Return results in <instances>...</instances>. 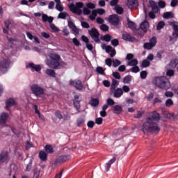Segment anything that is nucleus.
Returning <instances> with one entry per match:
<instances>
[{"label": "nucleus", "instance_id": "774afa93", "mask_svg": "<svg viewBox=\"0 0 178 178\" xmlns=\"http://www.w3.org/2000/svg\"><path fill=\"white\" fill-rule=\"evenodd\" d=\"M95 10H96V13H97V15H104V13H105V10H104V8H98Z\"/></svg>", "mask_w": 178, "mask_h": 178}, {"label": "nucleus", "instance_id": "49530a36", "mask_svg": "<svg viewBox=\"0 0 178 178\" xmlns=\"http://www.w3.org/2000/svg\"><path fill=\"white\" fill-rule=\"evenodd\" d=\"M97 10H93L92 11L91 15L89 16V19H90V20H92V21L95 20V18L97 17Z\"/></svg>", "mask_w": 178, "mask_h": 178}, {"label": "nucleus", "instance_id": "58836bf2", "mask_svg": "<svg viewBox=\"0 0 178 178\" xmlns=\"http://www.w3.org/2000/svg\"><path fill=\"white\" fill-rule=\"evenodd\" d=\"M156 37L153 36L149 39V43L152 44V47L154 48V47H155L156 45Z\"/></svg>", "mask_w": 178, "mask_h": 178}, {"label": "nucleus", "instance_id": "603ef678", "mask_svg": "<svg viewBox=\"0 0 178 178\" xmlns=\"http://www.w3.org/2000/svg\"><path fill=\"white\" fill-rule=\"evenodd\" d=\"M84 120L82 118H78L77 119V127H81V126H83V124H84Z\"/></svg>", "mask_w": 178, "mask_h": 178}, {"label": "nucleus", "instance_id": "37998d69", "mask_svg": "<svg viewBox=\"0 0 178 178\" xmlns=\"http://www.w3.org/2000/svg\"><path fill=\"white\" fill-rule=\"evenodd\" d=\"M96 72L99 74H102V76H105V70H104V67H97L96 68Z\"/></svg>", "mask_w": 178, "mask_h": 178}, {"label": "nucleus", "instance_id": "79ce46f5", "mask_svg": "<svg viewBox=\"0 0 178 178\" xmlns=\"http://www.w3.org/2000/svg\"><path fill=\"white\" fill-rule=\"evenodd\" d=\"M115 10L118 15H122L123 14V8L120 7V6H115Z\"/></svg>", "mask_w": 178, "mask_h": 178}, {"label": "nucleus", "instance_id": "de8ad7c7", "mask_svg": "<svg viewBox=\"0 0 178 178\" xmlns=\"http://www.w3.org/2000/svg\"><path fill=\"white\" fill-rule=\"evenodd\" d=\"M128 27L129 29H131V30H136V24L128 20Z\"/></svg>", "mask_w": 178, "mask_h": 178}, {"label": "nucleus", "instance_id": "4d7b16f0", "mask_svg": "<svg viewBox=\"0 0 178 178\" xmlns=\"http://www.w3.org/2000/svg\"><path fill=\"white\" fill-rule=\"evenodd\" d=\"M113 76L114 77V79H116L117 80H120L121 79L120 74L118 72H113Z\"/></svg>", "mask_w": 178, "mask_h": 178}, {"label": "nucleus", "instance_id": "473e14b6", "mask_svg": "<svg viewBox=\"0 0 178 178\" xmlns=\"http://www.w3.org/2000/svg\"><path fill=\"white\" fill-rule=\"evenodd\" d=\"M124 84H130L131 83V76L127 75L123 78Z\"/></svg>", "mask_w": 178, "mask_h": 178}, {"label": "nucleus", "instance_id": "39448f33", "mask_svg": "<svg viewBox=\"0 0 178 178\" xmlns=\"http://www.w3.org/2000/svg\"><path fill=\"white\" fill-rule=\"evenodd\" d=\"M31 91L36 98H41V95H44L45 90L38 84H33L30 87Z\"/></svg>", "mask_w": 178, "mask_h": 178}, {"label": "nucleus", "instance_id": "338daca9", "mask_svg": "<svg viewBox=\"0 0 178 178\" xmlns=\"http://www.w3.org/2000/svg\"><path fill=\"white\" fill-rule=\"evenodd\" d=\"M50 28L53 31H54V33H58L59 31V29H58V27H56V26H55L54 24L50 25Z\"/></svg>", "mask_w": 178, "mask_h": 178}, {"label": "nucleus", "instance_id": "052dcab7", "mask_svg": "<svg viewBox=\"0 0 178 178\" xmlns=\"http://www.w3.org/2000/svg\"><path fill=\"white\" fill-rule=\"evenodd\" d=\"M83 15L88 16V15L91 13V10H90V9H88V7H84L83 10Z\"/></svg>", "mask_w": 178, "mask_h": 178}, {"label": "nucleus", "instance_id": "7c9ffc66", "mask_svg": "<svg viewBox=\"0 0 178 178\" xmlns=\"http://www.w3.org/2000/svg\"><path fill=\"white\" fill-rule=\"evenodd\" d=\"M163 19H173V13L165 12L163 15Z\"/></svg>", "mask_w": 178, "mask_h": 178}, {"label": "nucleus", "instance_id": "c03bdc74", "mask_svg": "<svg viewBox=\"0 0 178 178\" xmlns=\"http://www.w3.org/2000/svg\"><path fill=\"white\" fill-rule=\"evenodd\" d=\"M143 48L145 49H147V51H151V49H152V48H154V47H153V46H152V44L151 43L145 42L143 44Z\"/></svg>", "mask_w": 178, "mask_h": 178}, {"label": "nucleus", "instance_id": "4c0bfd02", "mask_svg": "<svg viewBox=\"0 0 178 178\" xmlns=\"http://www.w3.org/2000/svg\"><path fill=\"white\" fill-rule=\"evenodd\" d=\"M122 65V62L117 58L113 59V67H118Z\"/></svg>", "mask_w": 178, "mask_h": 178}, {"label": "nucleus", "instance_id": "c85d7f7f", "mask_svg": "<svg viewBox=\"0 0 178 178\" xmlns=\"http://www.w3.org/2000/svg\"><path fill=\"white\" fill-rule=\"evenodd\" d=\"M44 149L47 154H54V147L50 145H46Z\"/></svg>", "mask_w": 178, "mask_h": 178}, {"label": "nucleus", "instance_id": "69168bd1", "mask_svg": "<svg viewBox=\"0 0 178 178\" xmlns=\"http://www.w3.org/2000/svg\"><path fill=\"white\" fill-rule=\"evenodd\" d=\"M107 104L110 106H113L115 105V101L111 98H108L107 99Z\"/></svg>", "mask_w": 178, "mask_h": 178}, {"label": "nucleus", "instance_id": "b1692460", "mask_svg": "<svg viewBox=\"0 0 178 178\" xmlns=\"http://www.w3.org/2000/svg\"><path fill=\"white\" fill-rule=\"evenodd\" d=\"M116 162V157H113L111 160L108 161V162L106 164V171L108 172V170L111 169V166H112L113 163H115Z\"/></svg>", "mask_w": 178, "mask_h": 178}, {"label": "nucleus", "instance_id": "9d476101", "mask_svg": "<svg viewBox=\"0 0 178 178\" xmlns=\"http://www.w3.org/2000/svg\"><path fill=\"white\" fill-rule=\"evenodd\" d=\"M46 64L49 67H51V69H58L59 66H60L59 60H47Z\"/></svg>", "mask_w": 178, "mask_h": 178}, {"label": "nucleus", "instance_id": "2f4dec72", "mask_svg": "<svg viewBox=\"0 0 178 178\" xmlns=\"http://www.w3.org/2000/svg\"><path fill=\"white\" fill-rule=\"evenodd\" d=\"M45 73L46 74H47V76H50L51 77H55L56 74V73L55 72V70H51V69L46 70Z\"/></svg>", "mask_w": 178, "mask_h": 178}, {"label": "nucleus", "instance_id": "dca6fc26", "mask_svg": "<svg viewBox=\"0 0 178 178\" xmlns=\"http://www.w3.org/2000/svg\"><path fill=\"white\" fill-rule=\"evenodd\" d=\"M28 69H31L32 72H41V65H35L34 63H29L26 65Z\"/></svg>", "mask_w": 178, "mask_h": 178}, {"label": "nucleus", "instance_id": "f257e3e1", "mask_svg": "<svg viewBox=\"0 0 178 178\" xmlns=\"http://www.w3.org/2000/svg\"><path fill=\"white\" fill-rule=\"evenodd\" d=\"M161 120V115L156 111H153L151 116L147 117L146 122L143 124V132L147 133H159L161 128L156 122Z\"/></svg>", "mask_w": 178, "mask_h": 178}, {"label": "nucleus", "instance_id": "6e6552de", "mask_svg": "<svg viewBox=\"0 0 178 178\" xmlns=\"http://www.w3.org/2000/svg\"><path fill=\"white\" fill-rule=\"evenodd\" d=\"M108 22L111 23V26H114V27H117L120 24V19L119 18V15L114 14L109 15Z\"/></svg>", "mask_w": 178, "mask_h": 178}, {"label": "nucleus", "instance_id": "a19ab883", "mask_svg": "<svg viewBox=\"0 0 178 178\" xmlns=\"http://www.w3.org/2000/svg\"><path fill=\"white\" fill-rule=\"evenodd\" d=\"M41 173V170L35 168L33 171V178H40V175Z\"/></svg>", "mask_w": 178, "mask_h": 178}, {"label": "nucleus", "instance_id": "13d9d810", "mask_svg": "<svg viewBox=\"0 0 178 178\" xmlns=\"http://www.w3.org/2000/svg\"><path fill=\"white\" fill-rule=\"evenodd\" d=\"M122 93L123 92H130V87L127 85H124L122 88Z\"/></svg>", "mask_w": 178, "mask_h": 178}, {"label": "nucleus", "instance_id": "4be33fe9", "mask_svg": "<svg viewBox=\"0 0 178 178\" xmlns=\"http://www.w3.org/2000/svg\"><path fill=\"white\" fill-rule=\"evenodd\" d=\"M122 111H123V108L120 105H115L113 106V113L115 115H120L122 113Z\"/></svg>", "mask_w": 178, "mask_h": 178}, {"label": "nucleus", "instance_id": "72a5a7b5", "mask_svg": "<svg viewBox=\"0 0 178 178\" xmlns=\"http://www.w3.org/2000/svg\"><path fill=\"white\" fill-rule=\"evenodd\" d=\"M33 168V159H31L29 161V163L26 165L25 172H30Z\"/></svg>", "mask_w": 178, "mask_h": 178}, {"label": "nucleus", "instance_id": "f03ea898", "mask_svg": "<svg viewBox=\"0 0 178 178\" xmlns=\"http://www.w3.org/2000/svg\"><path fill=\"white\" fill-rule=\"evenodd\" d=\"M152 83L162 90H169L170 88V82L165 76H155L152 80Z\"/></svg>", "mask_w": 178, "mask_h": 178}, {"label": "nucleus", "instance_id": "412c9836", "mask_svg": "<svg viewBox=\"0 0 178 178\" xmlns=\"http://www.w3.org/2000/svg\"><path fill=\"white\" fill-rule=\"evenodd\" d=\"M149 7L152 8V10L154 12V13H158L159 12V8H158V5H156V3L155 1L150 0L149 1Z\"/></svg>", "mask_w": 178, "mask_h": 178}, {"label": "nucleus", "instance_id": "c9c22d12", "mask_svg": "<svg viewBox=\"0 0 178 178\" xmlns=\"http://www.w3.org/2000/svg\"><path fill=\"white\" fill-rule=\"evenodd\" d=\"M118 86H119V81L116 79H113L111 90H115V88H116V87H118Z\"/></svg>", "mask_w": 178, "mask_h": 178}, {"label": "nucleus", "instance_id": "f8f14e48", "mask_svg": "<svg viewBox=\"0 0 178 178\" xmlns=\"http://www.w3.org/2000/svg\"><path fill=\"white\" fill-rule=\"evenodd\" d=\"M82 101L81 98H80V96L79 95H75L74 97V100H73V104L75 109L78 111L80 112V102Z\"/></svg>", "mask_w": 178, "mask_h": 178}, {"label": "nucleus", "instance_id": "6e6d98bb", "mask_svg": "<svg viewBox=\"0 0 178 178\" xmlns=\"http://www.w3.org/2000/svg\"><path fill=\"white\" fill-rule=\"evenodd\" d=\"M172 105H173V100H172V99H168L165 101V106L170 108V106H172Z\"/></svg>", "mask_w": 178, "mask_h": 178}, {"label": "nucleus", "instance_id": "cd10ccee", "mask_svg": "<svg viewBox=\"0 0 178 178\" xmlns=\"http://www.w3.org/2000/svg\"><path fill=\"white\" fill-rule=\"evenodd\" d=\"M49 56L51 60H60V56L56 54H50Z\"/></svg>", "mask_w": 178, "mask_h": 178}, {"label": "nucleus", "instance_id": "5fc2aeb1", "mask_svg": "<svg viewBox=\"0 0 178 178\" xmlns=\"http://www.w3.org/2000/svg\"><path fill=\"white\" fill-rule=\"evenodd\" d=\"M113 63V60H112V58H106L105 60V63L107 66H109V67H111V66H112V64Z\"/></svg>", "mask_w": 178, "mask_h": 178}, {"label": "nucleus", "instance_id": "09e8293b", "mask_svg": "<svg viewBox=\"0 0 178 178\" xmlns=\"http://www.w3.org/2000/svg\"><path fill=\"white\" fill-rule=\"evenodd\" d=\"M163 27H165V22L163 21H160L156 26L157 30H162Z\"/></svg>", "mask_w": 178, "mask_h": 178}, {"label": "nucleus", "instance_id": "20e7f679", "mask_svg": "<svg viewBox=\"0 0 178 178\" xmlns=\"http://www.w3.org/2000/svg\"><path fill=\"white\" fill-rule=\"evenodd\" d=\"M10 65L12 62L8 58H0V72L5 74L8 73L9 69H10Z\"/></svg>", "mask_w": 178, "mask_h": 178}, {"label": "nucleus", "instance_id": "aec40b11", "mask_svg": "<svg viewBox=\"0 0 178 178\" xmlns=\"http://www.w3.org/2000/svg\"><path fill=\"white\" fill-rule=\"evenodd\" d=\"M106 52L110 55L111 58H113V56L116 55V50L112 48V46L111 45H107L106 47Z\"/></svg>", "mask_w": 178, "mask_h": 178}, {"label": "nucleus", "instance_id": "6ab92c4d", "mask_svg": "<svg viewBox=\"0 0 178 178\" xmlns=\"http://www.w3.org/2000/svg\"><path fill=\"white\" fill-rule=\"evenodd\" d=\"M16 105V101L13 98H9L6 101V109L9 111L10 106H15Z\"/></svg>", "mask_w": 178, "mask_h": 178}, {"label": "nucleus", "instance_id": "2eb2a0df", "mask_svg": "<svg viewBox=\"0 0 178 178\" xmlns=\"http://www.w3.org/2000/svg\"><path fill=\"white\" fill-rule=\"evenodd\" d=\"M111 91L113 94L114 98H120L123 95L122 88H115V89L111 90Z\"/></svg>", "mask_w": 178, "mask_h": 178}, {"label": "nucleus", "instance_id": "8fccbe9b", "mask_svg": "<svg viewBox=\"0 0 178 178\" xmlns=\"http://www.w3.org/2000/svg\"><path fill=\"white\" fill-rule=\"evenodd\" d=\"M148 75V73L147 71H141L140 73V77L142 79V80H144L147 79V76Z\"/></svg>", "mask_w": 178, "mask_h": 178}, {"label": "nucleus", "instance_id": "5701e85b", "mask_svg": "<svg viewBox=\"0 0 178 178\" xmlns=\"http://www.w3.org/2000/svg\"><path fill=\"white\" fill-rule=\"evenodd\" d=\"M39 158L42 162H45L48 159V153L45 152L44 150H41L39 152Z\"/></svg>", "mask_w": 178, "mask_h": 178}, {"label": "nucleus", "instance_id": "393cba45", "mask_svg": "<svg viewBox=\"0 0 178 178\" xmlns=\"http://www.w3.org/2000/svg\"><path fill=\"white\" fill-rule=\"evenodd\" d=\"M90 105L95 108L99 105V99L92 97L90 102Z\"/></svg>", "mask_w": 178, "mask_h": 178}, {"label": "nucleus", "instance_id": "680f3d73", "mask_svg": "<svg viewBox=\"0 0 178 178\" xmlns=\"http://www.w3.org/2000/svg\"><path fill=\"white\" fill-rule=\"evenodd\" d=\"M86 48L88 49V51H90L92 54H94V51H92V49L94 48L92 47V44L91 43H86Z\"/></svg>", "mask_w": 178, "mask_h": 178}, {"label": "nucleus", "instance_id": "864d4df0", "mask_svg": "<svg viewBox=\"0 0 178 178\" xmlns=\"http://www.w3.org/2000/svg\"><path fill=\"white\" fill-rule=\"evenodd\" d=\"M100 30L104 32L108 31V30H109V26L105 24H103L100 26Z\"/></svg>", "mask_w": 178, "mask_h": 178}, {"label": "nucleus", "instance_id": "ea45409f", "mask_svg": "<svg viewBox=\"0 0 178 178\" xmlns=\"http://www.w3.org/2000/svg\"><path fill=\"white\" fill-rule=\"evenodd\" d=\"M149 65H151V62L147 59L143 60L141 63L142 67H149Z\"/></svg>", "mask_w": 178, "mask_h": 178}, {"label": "nucleus", "instance_id": "c756f323", "mask_svg": "<svg viewBox=\"0 0 178 178\" xmlns=\"http://www.w3.org/2000/svg\"><path fill=\"white\" fill-rule=\"evenodd\" d=\"M170 66L172 69H175V67H177V66H178V59L171 60L170 62Z\"/></svg>", "mask_w": 178, "mask_h": 178}, {"label": "nucleus", "instance_id": "e2e57ef3", "mask_svg": "<svg viewBox=\"0 0 178 178\" xmlns=\"http://www.w3.org/2000/svg\"><path fill=\"white\" fill-rule=\"evenodd\" d=\"M111 45H113V47H118V45H119V40H118V39L112 40Z\"/></svg>", "mask_w": 178, "mask_h": 178}, {"label": "nucleus", "instance_id": "3c124183", "mask_svg": "<svg viewBox=\"0 0 178 178\" xmlns=\"http://www.w3.org/2000/svg\"><path fill=\"white\" fill-rule=\"evenodd\" d=\"M128 5L129 6H138V1L137 0H128Z\"/></svg>", "mask_w": 178, "mask_h": 178}, {"label": "nucleus", "instance_id": "423d86ee", "mask_svg": "<svg viewBox=\"0 0 178 178\" xmlns=\"http://www.w3.org/2000/svg\"><path fill=\"white\" fill-rule=\"evenodd\" d=\"M170 26H172L173 32L172 33V36H170V42H172L173 40L175 41H177L178 38V22H172L170 24Z\"/></svg>", "mask_w": 178, "mask_h": 178}, {"label": "nucleus", "instance_id": "0e129e2a", "mask_svg": "<svg viewBox=\"0 0 178 178\" xmlns=\"http://www.w3.org/2000/svg\"><path fill=\"white\" fill-rule=\"evenodd\" d=\"M81 26H82L83 29H90V24H88L87 22H81Z\"/></svg>", "mask_w": 178, "mask_h": 178}, {"label": "nucleus", "instance_id": "1a4fd4ad", "mask_svg": "<svg viewBox=\"0 0 178 178\" xmlns=\"http://www.w3.org/2000/svg\"><path fill=\"white\" fill-rule=\"evenodd\" d=\"M70 86L75 87L76 89L79 90V91H81V90H83V83L80 80H70Z\"/></svg>", "mask_w": 178, "mask_h": 178}, {"label": "nucleus", "instance_id": "7ed1b4c3", "mask_svg": "<svg viewBox=\"0 0 178 178\" xmlns=\"http://www.w3.org/2000/svg\"><path fill=\"white\" fill-rule=\"evenodd\" d=\"M83 6H84V3L81 2H76L75 4L73 3H70L69 9L72 13L74 15H77L80 16L83 13Z\"/></svg>", "mask_w": 178, "mask_h": 178}, {"label": "nucleus", "instance_id": "bb28decb", "mask_svg": "<svg viewBox=\"0 0 178 178\" xmlns=\"http://www.w3.org/2000/svg\"><path fill=\"white\" fill-rule=\"evenodd\" d=\"M138 65V60L137 58H134L129 61L127 62V66H137Z\"/></svg>", "mask_w": 178, "mask_h": 178}, {"label": "nucleus", "instance_id": "f704fd0d", "mask_svg": "<svg viewBox=\"0 0 178 178\" xmlns=\"http://www.w3.org/2000/svg\"><path fill=\"white\" fill-rule=\"evenodd\" d=\"M69 16V14L67 13V12H60L58 15V19H66V17Z\"/></svg>", "mask_w": 178, "mask_h": 178}, {"label": "nucleus", "instance_id": "a18cd8bd", "mask_svg": "<svg viewBox=\"0 0 178 178\" xmlns=\"http://www.w3.org/2000/svg\"><path fill=\"white\" fill-rule=\"evenodd\" d=\"M131 73H138L140 72V67L138 65H134L129 70Z\"/></svg>", "mask_w": 178, "mask_h": 178}, {"label": "nucleus", "instance_id": "9b49d317", "mask_svg": "<svg viewBox=\"0 0 178 178\" xmlns=\"http://www.w3.org/2000/svg\"><path fill=\"white\" fill-rule=\"evenodd\" d=\"M8 119H9V114L6 112H2L0 114V126H5L6 122H8Z\"/></svg>", "mask_w": 178, "mask_h": 178}, {"label": "nucleus", "instance_id": "0eeeda50", "mask_svg": "<svg viewBox=\"0 0 178 178\" xmlns=\"http://www.w3.org/2000/svg\"><path fill=\"white\" fill-rule=\"evenodd\" d=\"M88 34L90 35L92 40L97 42V44H100L101 40L99 39V32L95 28H92L88 31Z\"/></svg>", "mask_w": 178, "mask_h": 178}, {"label": "nucleus", "instance_id": "bf43d9fd", "mask_svg": "<svg viewBox=\"0 0 178 178\" xmlns=\"http://www.w3.org/2000/svg\"><path fill=\"white\" fill-rule=\"evenodd\" d=\"M166 74L169 77H172V76H175V70H168L167 72H166Z\"/></svg>", "mask_w": 178, "mask_h": 178}, {"label": "nucleus", "instance_id": "a211bd4d", "mask_svg": "<svg viewBox=\"0 0 178 178\" xmlns=\"http://www.w3.org/2000/svg\"><path fill=\"white\" fill-rule=\"evenodd\" d=\"M140 29L143 31V33H147V31H148V29H149V22L147 20L143 21L140 24Z\"/></svg>", "mask_w": 178, "mask_h": 178}, {"label": "nucleus", "instance_id": "e433bc0d", "mask_svg": "<svg viewBox=\"0 0 178 178\" xmlns=\"http://www.w3.org/2000/svg\"><path fill=\"white\" fill-rule=\"evenodd\" d=\"M144 111H138L136 114L134 115V118L135 119H140V118H143V115H144Z\"/></svg>", "mask_w": 178, "mask_h": 178}, {"label": "nucleus", "instance_id": "a878e982", "mask_svg": "<svg viewBox=\"0 0 178 178\" xmlns=\"http://www.w3.org/2000/svg\"><path fill=\"white\" fill-rule=\"evenodd\" d=\"M100 40L102 41H106V42H110L111 40H112V35H111L110 34L102 35L100 37Z\"/></svg>", "mask_w": 178, "mask_h": 178}, {"label": "nucleus", "instance_id": "ddd939ff", "mask_svg": "<svg viewBox=\"0 0 178 178\" xmlns=\"http://www.w3.org/2000/svg\"><path fill=\"white\" fill-rule=\"evenodd\" d=\"M8 158H9V152L6 150L2 151L0 153V165L5 163L8 161Z\"/></svg>", "mask_w": 178, "mask_h": 178}, {"label": "nucleus", "instance_id": "f3484780", "mask_svg": "<svg viewBox=\"0 0 178 178\" xmlns=\"http://www.w3.org/2000/svg\"><path fill=\"white\" fill-rule=\"evenodd\" d=\"M122 40L127 41L128 42H137V39L134 36H131L130 33L122 34Z\"/></svg>", "mask_w": 178, "mask_h": 178}, {"label": "nucleus", "instance_id": "4468645a", "mask_svg": "<svg viewBox=\"0 0 178 178\" xmlns=\"http://www.w3.org/2000/svg\"><path fill=\"white\" fill-rule=\"evenodd\" d=\"M70 159V155H62L60 156L54 162L55 165H59V163H63L66 161Z\"/></svg>", "mask_w": 178, "mask_h": 178}]
</instances>
